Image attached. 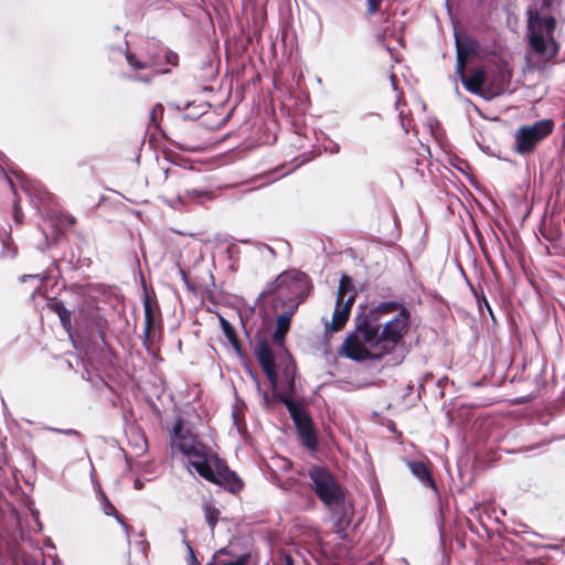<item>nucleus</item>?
<instances>
[{
	"mask_svg": "<svg viewBox=\"0 0 565 565\" xmlns=\"http://www.w3.org/2000/svg\"><path fill=\"white\" fill-rule=\"evenodd\" d=\"M170 446L186 457L189 467L205 480L222 486L233 493L243 488L242 480L234 471L230 470L212 448L203 444L190 430L183 428L181 418L173 423Z\"/></svg>",
	"mask_w": 565,
	"mask_h": 565,
	"instance_id": "f257e3e1",
	"label": "nucleus"
},
{
	"mask_svg": "<svg viewBox=\"0 0 565 565\" xmlns=\"http://www.w3.org/2000/svg\"><path fill=\"white\" fill-rule=\"evenodd\" d=\"M355 330L350 333L342 345V353L352 361L362 362L367 359H380L382 354L372 355L364 344L382 349L380 322L362 311L354 318Z\"/></svg>",
	"mask_w": 565,
	"mask_h": 565,
	"instance_id": "f03ea898",
	"label": "nucleus"
},
{
	"mask_svg": "<svg viewBox=\"0 0 565 565\" xmlns=\"http://www.w3.org/2000/svg\"><path fill=\"white\" fill-rule=\"evenodd\" d=\"M309 291V278L300 271H285L280 274L259 297L273 296L275 309L286 307V310L297 311L299 305L306 299Z\"/></svg>",
	"mask_w": 565,
	"mask_h": 565,
	"instance_id": "7ed1b4c3",
	"label": "nucleus"
},
{
	"mask_svg": "<svg viewBox=\"0 0 565 565\" xmlns=\"http://www.w3.org/2000/svg\"><path fill=\"white\" fill-rule=\"evenodd\" d=\"M255 354L262 370L269 381L271 391H274V398H278L279 403L282 404L285 399H289L294 403L305 405L302 398H296L297 386L295 363L291 361L284 367L282 375L286 379L287 387L285 391H278V376L275 370V358L266 340H262L257 343Z\"/></svg>",
	"mask_w": 565,
	"mask_h": 565,
	"instance_id": "20e7f679",
	"label": "nucleus"
},
{
	"mask_svg": "<svg viewBox=\"0 0 565 565\" xmlns=\"http://www.w3.org/2000/svg\"><path fill=\"white\" fill-rule=\"evenodd\" d=\"M311 490L328 508L339 507L344 501V491L334 476L324 467L313 465L308 470Z\"/></svg>",
	"mask_w": 565,
	"mask_h": 565,
	"instance_id": "39448f33",
	"label": "nucleus"
},
{
	"mask_svg": "<svg viewBox=\"0 0 565 565\" xmlns=\"http://www.w3.org/2000/svg\"><path fill=\"white\" fill-rule=\"evenodd\" d=\"M556 28V21L552 15H544L540 12L529 11L527 36L529 44L532 50L539 54H543L547 50V41L556 47L553 32Z\"/></svg>",
	"mask_w": 565,
	"mask_h": 565,
	"instance_id": "423d86ee",
	"label": "nucleus"
},
{
	"mask_svg": "<svg viewBox=\"0 0 565 565\" xmlns=\"http://www.w3.org/2000/svg\"><path fill=\"white\" fill-rule=\"evenodd\" d=\"M553 128L552 119H542L533 125L520 127L515 132V151L520 154L531 153L539 142L552 134Z\"/></svg>",
	"mask_w": 565,
	"mask_h": 565,
	"instance_id": "0eeeda50",
	"label": "nucleus"
},
{
	"mask_svg": "<svg viewBox=\"0 0 565 565\" xmlns=\"http://www.w3.org/2000/svg\"><path fill=\"white\" fill-rule=\"evenodd\" d=\"M284 405L296 426L297 433L303 447L309 450H316L318 447V438L312 419L306 409V405L294 403L291 401H284Z\"/></svg>",
	"mask_w": 565,
	"mask_h": 565,
	"instance_id": "6e6552de",
	"label": "nucleus"
},
{
	"mask_svg": "<svg viewBox=\"0 0 565 565\" xmlns=\"http://www.w3.org/2000/svg\"><path fill=\"white\" fill-rule=\"evenodd\" d=\"M409 322V311L406 307H402L398 315L387 321L381 330L382 352L393 350L404 337Z\"/></svg>",
	"mask_w": 565,
	"mask_h": 565,
	"instance_id": "1a4fd4ad",
	"label": "nucleus"
},
{
	"mask_svg": "<svg viewBox=\"0 0 565 565\" xmlns=\"http://www.w3.org/2000/svg\"><path fill=\"white\" fill-rule=\"evenodd\" d=\"M455 45L457 53L456 71L458 74H462L467 61L477 54L479 43L472 35L455 31Z\"/></svg>",
	"mask_w": 565,
	"mask_h": 565,
	"instance_id": "9d476101",
	"label": "nucleus"
},
{
	"mask_svg": "<svg viewBox=\"0 0 565 565\" xmlns=\"http://www.w3.org/2000/svg\"><path fill=\"white\" fill-rule=\"evenodd\" d=\"M211 199L212 196L207 191L199 189H185L173 198L162 196V201L174 210H182L190 203L203 204Z\"/></svg>",
	"mask_w": 565,
	"mask_h": 565,
	"instance_id": "9b49d317",
	"label": "nucleus"
},
{
	"mask_svg": "<svg viewBox=\"0 0 565 565\" xmlns=\"http://www.w3.org/2000/svg\"><path fill=\"white\" fill-rule=\"evenodd\" d=\"M47 308L57 315L61 326L66 331L68 337L72 339V332H73V321L72 317L76 313L75 309L67 308L63 300L58 298H52L47 302Z\"/></svg>",
	"mask_w": 565,
	"mask_h": 565,
	"instance_id": "f8f14e48",
	"label": "nucleus"
},
{
	"mask_svg": "<svg viewBox=\"0 0 565 565\" xmlns=\"http://www.w3.org/2000/svg\"><path fill=\"white\" fill-rule=\"evenodd\" d=\"M355 300L354 295H350L342 307L335 306L332 320L330 323H326V332H338L345 324L350 317L351 307Z\"/></svg>",
	"mask_w": 565,
	"mask_h": 565,
	"instance_id": "ddd939ff",
	"label": "nucleus"
},
{
	"mask_svg": "<svg viewBox=\"0 0 565 565\" xmlns=\"http://www.w3.org/2000/svg\"><path fill=\"white\" fill-rule=\"evenodd\" d=\"M406 463L413 477L417 479L424 488H429L437 493L436 482L428 466L424 461L408 460Z\"/></svg>",
	"mask_w": 565,
	"mask_h": 565,
	"instance_id": "4468645a",
	"label": "nucleus"
},
{
	"mask_svg": "<svg viewBox=\"0 0 565 565\" xmlns=\"http://www.w3.org/2000/svg\"><path fill=\"white\" fill-rule=\"evenodd\" d=\"M152 44L156 45V50L152 51L150 47H148V54L150 58V65L151 66H160L162 64L161 60L163 58L164 62L168 65L177 66L179 62V56L175 52L169 50L168 47H163L160 45V43H148V45Z\"/></svg>",
	"mask_w": 565,
	"mask_h": 565,
	"instance_id": "2eb2a0df",
	"label": "nucleus"
},
{
	"mask_svg": "<svg viewBox=\"0 0 565 565\" xmlns=\"http://www.w3.org/2000/svg\"><path fill=\"white\" fill-rule=\"evenodd\" d=\"M332 514L333 525L337 531V533L341 534L345 532V530L351 524V513L352 509L345 503V500L343 503L339 507H332L329 508Z\"/></svg>",
	"mask_w": 565,
	"mask_h": 565,
	"instance_id": "dca6fc26",
	"label": "nucleus"
},
{
	"mask_svg": "<svg viewBox=\"0 0 565 565\" xmlns=\"http://www.w3.org/2000/svg\"><path fill=\"white\" fill-rule=\"evenodd\" d=\"M295 315L292 310H286L276 319V329L271 335L275 344L284 347L286 334L289 331L291 318Z\"/></svg>",
	"mask_w": 565,
	"mask_h": 565,
	"instance_id": "f3484780",
	"label": "nucleus"
},
{
	"mask_svg": "<svg viewBox=\"0 0 565 565\" xmlns=\"http://www.w3.org/2000/svg\"><path fill=\"white\" fill-rule=\"evenodd\" d=\"M22 189L30 196L31 201H39L40 203L50 204L53 202L54 196L45 191L39 183H29L28 180H22Z\"/></svg>",
	"mask_w": 565,
	"mask_h": 565,
	"instance_id": "a211bd4d",
	"label": "nucleus"
},
{
	"mask_svg": "<svg viewBox=\"0 0 565 565\" xmlns=\"http://www.w3.org/2000/svg\"><path fill=\"white\" fill-rule=\"evenodd\" d=\"M458 75L460 76L463 87L473 94H478L486 82V73L482 70L473 72L469 77L465 76V70L462 74Z\"/></svg>",
	"mask_w": 565,
	"mask_h": 565,
	"instance_id": "6ab92c4d",
	"label": "nucleus"
},
{
	"mask_svg": "<svg viewBox=\"0 0 565 565\" xmlns=\"http://www.w3.org/2000/svg\"><path fill=\"white\" fill-rule=\"evenodd\" d=\"M202 511L204 514L205 522L207 523L211 533H214L215 526L220 520L221 510L211 500H204L202 502Z\"/></svg>",
	"mask_w": 565,
	"mask_h": 565,
	"instance_id": "aec40b11",
	"label": "nucleus"
},
{
	"mask_svg": "<svg viewBox=\"0 0 565 565\" xmlns=\"http://www.w3.org/2000/svg\"><path fill=\"white\" fill-rule=\"evenodd\" d=\"M402 307H404V306L397 301H393V300L384 301V302H381L377 306L371 308L370 311L367 312V315L373 318L376 317V320L379 321L380 316L388 313L394 310L399 311Z\"/></svg>",
	"mask_w": 565,
	"mask_h": 565,
	"instance_id": "412c9836",
	"label": "nucleus"
},
{
	"mask_svg": "<svg viewBox=\"0 0 565 565\" xmlns=\"http://www.w3.org/2000/svg\"><path fill=\"white\" fill-rule=\"evenodd\" d=\"M100 497H102L100 504H102V509H103L104 513L108 516H115L116 520L119 522V524L122 526V529L126 532H128V529H129L128 524L121 519V516L117 512L114 504L108 500V498L104 493H100Z\"/></svg>",
	"mask_w": 565,
	"mask_h": 565,
	"instance_id": "4be33fe9",
	"label": "nucleus"
},
{
	"mask_svg": "<svg viewBox=\"0 0 565 565\" xmlns=\"http://www.w3.org/2000/svg\"><path fill=\"white\" fill-rule=\"evenodd\" d=\"M154 323V318L149 307V303H145V330H143V347L149 351L150 349V333Z\"/></svg>",
	"mask_w": 565,
	"mask_h": 565,
	"instance_id": "5701e85b",
	"label": "nucleus"
},
{
	"mask_svg": "<svg viewBox=\"0 0 565 565\" xmlns=\"http://www.w3.org/2000/svg\"><path fill=\"white\" fill-rule=\"evenodd\" d=\"M154 323V318L149 307V303H145V330H143V347L149 351L150 349V333Z\"/></svg>",
	"mask_w": 565,
	"mask_h": 565,
	"instance_id": "b1692460",
	"label": "nucleus"
},
{
	"mask_svg": "<svg viewBox=\"0 0 565 565\" xmlns=\"http://www.w3.org/2000/svg\"><path fill=\"white\" fill-rule=\"evenodd\" d=\"M248 373L250 374L253 382L256 386L257 393L262 396L263 404L267 409H270L276 402H279L278 398H274V394L271 396L266 393L260 385V381L257 374H255L252 370H248Z\"/></svg>",
	"mask_w": 565,
	"mask_h": 565,
	"instance_id": "393cba45",
	"label": "nucleus"
},
{
	"mask_svg": "<svg viewBox=\"0 0 565 565\" xmlns=\"http://www.w3.org/2000/svg\"><path fill=\"white\" fill-rule=\"evenodd\" d=\"M18 253V248L14 246L10 233L2 241V252L1 257L3 258H14Z\"/></svg>",
	"mask_w": 565,
	"mask_h": 565,
	"instance_id": "a878e982",
	"label": "nucleus"
},
{
	"mask_svg": "<svg viewBox=\"0 0 565 565\" xmlns=\"http://www.w3.org/2000/svg\"><path fill=\"white\" fill-rule=\"evenodd\" d=\"M49 216L52 221L54 220L56 222L57 226L63 227V228H70L76 222V218L70 214H63V213H61L60 215L50 214Z\"/></svg>",
	"mask_w": 565,
	"mask_h": 565,
	"instance_id": "bb28decb",
	"label": "nucleus"
},
{
	"mask_svg": "<svg viewBox=\"0 0 565 565\" xmlns=\"http://www.w3.org/2000/svg\"><path fill=\"white\" fill-rule=\"evenodd\" d=\"M43 235H44V242L39 243L36 245V248L40 252H44L46 248H49L51 246V244H54L55 242H57L58 236H60V234L55 231H53L52 234H49L45 230H43Z\"/></svg>",
	"mask_w": 565,
	"mask_h": 565,
	"instance_id": "cd10ccee",
	"label": "nucleus"
},
{
	"mask_svg": "<svg viewBox=\"0 0 565 565\" xmlns=\"http://www.w3.org/2000/svg\"><path fill=\"white\" fill-rule=\"evenodd\" d=\"M220 323H221L222 331H223L224 335L227 338L228 342L232 340H235V338H237L236 331L230 321H227L225 318L221 317Z\"/></svg>",
	"mask_w": 565,
	"mask_h": 565,
	"instance_id": "c85d7f7f",
	"label": "nucleus"
},
{
	"mask_svg": "<svg viewBox=\"0 0 565 565\" xmlns=\"http://www.w3.org/2000/svg\"><path fill=\"white\" fill-rule=\"evenodd\" d=\"M125 56H126V61L127 63L135 70H143L146 67H148V63L146 62H141L137 58V56L131 53V52H126L125 53Z\"/></svg>",
	"mask_w": 565,
	"mask_h": 565,
	"instance_id": "c756f323",
	"label": "nucleus"
},
{
	"mask_svg": "<svg viewBox=\"0 0 565 565\" xmlns=\"http://www.w3.org/2000/svg\"><path fill=\"white\" fill-rule=\"evenodd\" d=\"M475 296H476V299H477V303H478V308L479 310L482 312L483 308H486L488 310V312L493 316V312H492V309H491V306L488 301V299L486 298L484 294L481 292L480 295L475 290L472 289Z\"/></svg>",
	"mask_w": 565,
	"mask_h": 565,
	"instance_id": "7c9ffc66",
	"label": "nucleus"
},
{
	"mask_svg": "<svg viewBox=\"0 0 565 565\" xmlns=\"http://www.w3.org/2000/svg\"><path fill=\"white\" fill-rule=\"evenodd\" d=\"M339 289L344 290L345 294L352 292L351 295L355 296L352 279L347 275H343L341 277L340 282H339Z\"/></svg>",
	"mask_w": 565,
	"mask_h": 565,
	"instance_id": "2f4dec72",
	"label": "nucleus"
},
{
	"mask_svg": "<svg viewBox=\"0 0 565 565\" xmlns=\"http://www.w3.org/2000/svg\"><path fill=\"white\" fill-rule=\"evenodd\" d=\"M183 544L186 546L190 565H198V561L195 558L193 547L191 546V543L186 537L183 539Z\"/></svg>",
	"mask_w": 565,
	"mask_h": 565,
	"instance_id": "473e14b6",
	"label": "nucleus"
},
{
	"mask_svg": "<svg viewBox=\"0 0 565 565\" xmlns=\"http://www.w3.org/2000/svg\"><path fill=\"white\" fill-rule=\"evenodd\" d=\"M13 217L17 224L22 223V212L18 200H15L13 204Z\"/></svg>",
	"mask_w": 565,
	"mask_h": 565,
	"instance_id": "72a5a7b5",
	"label": "nucleus"
},
{
	"mask_svg": "<svg viewBox=\"0 0 565 565\" xmlns=\"http://www.w3.org/2000/svg\"><path fill=\"white\" fill-rule=\"evenodd\" d=\"M163 109H164V108H163V106H162L161 104H157V105L152 108V110H151V113H150V121H151V122H153V124H156V122H157V115H162Z\"/></svg>",
	"mask_w": 565,
	"mask_h": 565,
	"instance_id": "f704fd0d",
	"label": "nucleus"
},
{
	"mask_svg": "<svg viewBox=\"0 0 565 565\" xmlns=\"http://www.w3.org/2000/svg\"><path fill=\"white\" fill-rule=\"evenodd\" d=\"M247 561H248V555H242L234 561L224 562L220 565H246Z\"/></svg>",
	"mask_w": 565,
	"mask_h": 565,
	"instance_id": "c9c22d12",
	"label": "nucleus"
},
{
	"mask_svg": "<svg viewBox=\"0 0 565 565\" xmlns=\"http://www.w3.org/2000/svg\"><path fill=\"white\" fill-rule=\"evenodd\" d=\"M382 10V2H367V14L373 15Z\"/></svg>",
	"mask_w": 565,
	"mask_h": 565,
	"instance_id": "e433bc0d",
	"label": "nucleus"
},
{
	"mask_svg": "<svg viewBox=\"0 0 565 565\" xmlns=\"http://www.w3.org/2000/svg\"><path fill=\"white\" fill-rule=\"evenodd\" d=\"M174 146L179 149V150H182V151H189V152H195L198 150L196 147H193V146H189L184 142H181V141H173Z\"/></svg>",
	"mask_w": 565,
	"mask_h": 565,
	"instance_id": "4c0bfd02",
	"label": "nucleus"
},
{
	"mask_svg": "<svg viewBox=\"0 0 565 565\" xmlns=\"http://www.w3.org/2000/svg\"><path fill=\"white\" fill-rule=\"evenodd\" d=\"M52 431L64 434L67 436H75L79 437V433L75 429L68 428V429H58V428H50Z\"/></svg>",
	"mask_w": 565,
	"mask_h": 565,
	"instance_id": "58836bf2",
	"label": "nucleus"
},
{
	"mask_svg": "<svg viewBox=\"0 0 565 565\" xmlns=\"http://www.w3.org/2000/svg\"><path fill=\"white\" fill-rule=\"evenodd\" d=\"M345 296L347 294L344 292V290H341L338 288V295H337V302H335V306L338 307H342L343 303L345 302Z\"/></svg>",
	"mask_w": 565,
	"mask_h": 565,
	"instance_id": "ea45409f",
	"label": "nucleus"
},
{
	"mask_svg": "<svg viewBox=\"0 0 565 565\" xmlns=\"http://www.w3.org/2000/svg\"><path fill=\"white\" fill-rule=\"evenodd\" d=\"M231 345L233 347L234 351L239 355L243 356V350L239 344L238 338H235V340L230 341Z\"/></svg>",
	"mask_w": 565,
	"mask_h": 565,
	"instance_id": "a19ab883",
	"label": "nucleus"
},
{
	"mask_svg": "<svg viewBox=\"0 0 565 565\" xmlns=\"http://www.w3.org/2000/svg\"><path fill=\"white\" fill-rule=\"evenodd\" d=\"M262 247L269 254L270 258L276 257V252L273 247H270L269 245H266V244H263Z\"/></svg>",
	"mask_w": 565,
	"mask_h": 565,
	"instance_id": "79ce46f5",
	"label": "nucleus"
},
{
	"mask_svg": "<svg viewBox=\"0 0 565 565\" xmlns=\"http://www.w3.org/2000/svg\"><path fill=\"white\" fill-rule=\"evenodd\" d=\"M134 487H135L136 490H141L145 487V483L140 479H136L135 483H134Z\"/></svg>",
	"mask_w": 565,
	"mask_h": 565,
	"instance_id": "37998d69",
	"label": "nucleus"
},
{
	"mask_svg": "<svg viewBox=\"0 0 565 565\" xmlns=\"http://www.w3.org/2000/svg\"><path fill=\"white\" fill-rule=\"evenodd\" d=\"M30 278H40V275H23V276L21 277V281H22V282H25V281H26L28 279H30Z\"/></svg>",
	"mask_w": 565,
	"mask_h": 565,
	"instance_id": "c03bdc74",
	"label": "nucleus"
},
{
	"mask_svg": "<svg viewBox=\"0 0 565 565\" xmlns=\"http://www.w3.org/2000/svg\"><path fill=\"white\" fill-rule=\"evenodd\" d=\"M134 78L136 81L145 82V83H149L150 82V79L148 77H145V76H135Z\"/></svg>",
	"mask_w": 565,
	"mask_h": 565,
	"instance_id": "a18cd8bd",
	"label": "nucleus"
},
{
	"mask_svg": "<svg viewBox=\"0 0 565 565\" xmlns=\"http://www.w3.org/2000/svg\"><path fill=\"white\" fill-rule=\"evenodd\" d=\"M179 274L180 277H182L183 280H186V274L183 268L179 267Z\"/></svg>",
	"mask_w": 565,
	"mask_h": 565,
	"instance_id": "49530a36",
	"label": "nucleus"
},
{
	"mask_svg": "<svg viewBox=\"0 0 565 565\" xmlns=\"http://www.w3.org/2000/svg\"><path fill=\"white\" fill-rule=\"evenodd\" d=\"M138 545L140 546L141 552H142L143 554H146V542H145V541H141V542H139V543H138Z\"/></svg>",
	"mask_w": 565,
	"mask_h": 565,
	"instance_id": "de8ad7c7",
	"label": "nucleus"
},
{
	"mask_svg": "<svg viewBox=\"0 0 565 565\" xmlns=\"http://www.w3.org/2000/svg\"><path fill=\"white\" fill-rule=\"evenodd\" d=\"M285 565H295L294 561H292V558L290 556L286 557Z\"/></svg>",
	"mask_w": 565,
	"mask_h": 565,
	"instance_id": "09e8293b",
	"label": "nucleus"
},
{
	"mask_svg": "<svg viewBox=\"0 0 565 565\" xmlns=\"http://www.w3.org/2000/svg\"><path fill=\"white\" fill-rule=\"evenodd\" d=\"M66 265H67V267H68L70 269H72V270L76 268V266H75L71 260H67V262H66Z\"/></svg>",
	"mask_w": 565,
	"mask_h": 565,
	"instance_id": "8fccbe9b",
	"label": "nucleus"
},
{
	"mask_svg": "<svg viewBox=\"0 0 565 565\" xmlns=\"http://www.w3.org/2000/svg\"><path fill=\"white\" fill-rule=\"evenodd\" d=\"M179 532H180V535L182 536V540L184 537H186V530L185 529H180Z\"/></svg>",
	"mask_w": 565,
	"mask_h": 565,
	"instance_id": "3c124183",
	"label": "nucleus"
},
{
	"mask_svg": "<svg viewBox=\"0 0 565 565\" xmlns=\"http://www.w3.org/2000/svg\"><path fill=\"white\" fill-rule=\"evenodd\" d=\"M339 150H340V147L338 145H335L334 147H332L331 152L332 153H338Z\"/></svg>",
	"mask_w": 565,
	"mask_h": 565,
	"instance_id": "603ef678",
	"label": "nucleus"
},
{
	"mask_svg": "<svg viewBox=\"0 0 565 565\" xmlns=\"http://www.w3.org/2000/svg\"><path fill=\"white\" fill-rule=\"evenodd\" d=\"M452 2H449V1H446L445 2V6L447 7V10L450 12L451 11V4Z\"/></svg>",
	"mask_w": 565,
	"mask_h": 565,
	"instance_id": "864d4df0",
	"label": "nucleus"
},
{
	"mask_svg": "<svg viewBox=\"0 0 565 565\" xmlns=\"http://www.w3.org/2000/svg\"><path fill=\"white\" fill-rule=\"evenodd\" d=\"M6 179H7L8 183L10 184V186L12 188V190L14 191L13 183H12L11 179L8 175H6Z\"/></svg>",
	"mask_w": 565,
	"mask_h": 565,
	"instance_id": "5fc2aeb1",
	"label": "nucleus"
},
{
	"mask_svg": "<svg viewBox=\"0 0 565 565\" xmlns=\"http://www.w3.org/2000/svg\"><path fill=\"white\" fill-rule=\"evenodd\" d=\"M391 82H392L393 87L396 88V86H395V75H393V74L391 75Z\"/></svg>",
	"mask_w": 565,
	"mask_h": 565,
	"instance_id": "6e6d98bb",
	"label": "nucleus"
},
{
	"mask_svg": "<svg viewBox=\"0 0 565 565\" xmlns=\"http://www.w3.org/2000/svg\"><path fill=\"white\" fill-rule=\"evenodd\" d=\"M543 8H548L551 2L543 1Z\"/></svg>",
	"mask_w": 565,
	"mask_h": 565,
	"instance_id": "4d7b16f0",
	"label": "nucleus"
},
{
	"mask_svg": "<svg viewBox=\"0 0 565 565\" xmlns=\"http://www.w3.org/2000/svg\"><path fill=\"white\" fill-rule=\"evenodd\" d=\"M53 266L56 267V269H58V265H57L56 260L53 262Z\"/></svg>",
	"mask_w": 565,
	"mask_h": 565,
	"instance_id": "13d9d810",
	"label": "nucleus"
},
{
	"mask_svg": "<svg viewBox=\"0 0 565 565\" xmlns=\"http://www.w3.org/2000/svg\"><path fill=\"white\" fill-rule=\"evenodd\" d=\"M159 72H161V73H168V72H169V70H167V68H166V70H159Z\"/></svg>",
	"mask_w": 565,
	"mask_h": 565,
	"instance_id": "bf43d9fd",
	"label": "nucleus"
},
{
	"mask_svg": "<svg viewBox=\"0 0 565 565\" xmlns=\"http://www.w3.org/2000/svg\"><path fill=\"white\" fill-rule=\"evenodd\" d=\"M45 279H46V275H44V276H42V277H41V280H42V281H43V280H45Z\"/></svg>",
	"mask_w": 565,
	"mask_h": 565,
	"instance_id": "052dcab7",
	"label": "nucleus"
}]
</instances>
